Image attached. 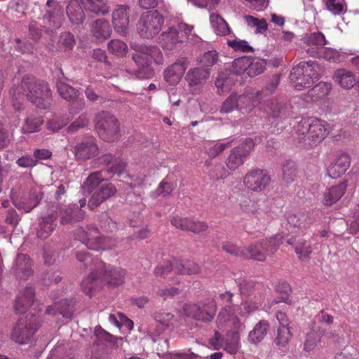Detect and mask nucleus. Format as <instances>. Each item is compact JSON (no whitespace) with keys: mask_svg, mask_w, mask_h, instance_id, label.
Returning <instances> with one entry per match:
<instances>
[{"mask_svg":"<svg viewBox=\"0 0 359 359\" xmlns=\"http://www.w3.org/2000/svg\"><path fill=\"white\" fill-rule=\"evenodd\" d=\"M299 134L306 135L313 147L322 142L329 133V125L324 121L313 118H303L297 126Z\"/></svg>","mask_w":359,"mask_h":359,"instance_id":"obj_6","label":"nucleus"},{"mask_svg":"<svg viewBox=\"0 0 359 359\" xmlns=\"http://www.w3.org/2000/svg\"><path fill=\"white\" fill-rule=\"evenodd\" d=\"M60 46L65 50H72L75 44V39L70 32L62 33L59 39Z\"/></svg>","mask_w":359,"mask_h":359,"instance_id":"obj_57","label":"nucleus"},{"mask_svg":"<svg viewBox=\"0 0 359 359\" xmlns=\"http://www.w3.org/2000/svg\"><path fill=\"white\" fill-rule=\"evenodd\" d=\"M238 203L244 212H252L256 210L255 201L245 194H241L238 196Z\"/></svg>","mask_w":359,"mask_h":359,"instance_id":"obj_52","label":"nucleus"},{"mask_svg":"<svg viewBox=\"0 0 359 359\" xmlns=\"http://www.w3.org/2000/svg\"><path fill=\"white\" fill-rule=\"evenodd\" d=\"M288 235L277 233L270 238L263 239L260 242H257L248 246V252L250 254V258L258 261L264 262L268 256L273 255L278 249Z\"/></svg>","mask_w":359,"mask_h":359,"instance_id":"obj_4","label":"nucleus"},{"mask_svg":"<svg viewBox=\"0 0 359 359\" xmlns=\"http://www.w3.org/2000/svg\"><path fill=\"white\" fill-rule=\"evenodd\" d=\"M82 7L87 11L96 15L109 13V7L102 1L99 3L95 0H80Z\"/></svg>","mask_w":359,"mask_h":359,"instance_id":"obj_37","label":"nucleus"},{"mask_svg":"<svg viewBox=\"0 0 359 359\" xmlns=\"http://www.w3.org/2000/svg\"><path fill=\"white\" fill-rule=\"evenodd\" d=\"M57 314L64 318H70L73 314V306L67 299H62L57 303Z\"/></svg>","mask_w":359,"mask_h":359,"instance_id":"obj_55","label":"nucleus"},{"mask_svg":"<svg viewBox=\"0 0 359 359\" xmlns=\"http://www.w3.org/2000/svg\"><path fill=\"white\" fill-rule=\"evenodd\" d=\"M11 198L13 205L18 209L24 210L29 212L39 204V198L37 196L29 195L27 198L22 196L20 190L12 189L11 192Z\"/></svg>","mask_w":359,"mask_h":359,"instance_id":"obj_17","label":"nucleus"},{"mask_svg":"<svg viewBox=\"0 0 359 359\" xmlns=\"http://www.w3.org/2000/svg\"><path fill=\"white\" fill-rule=\"evenodd\" d=\"M244 330L230 328L224 337V339H222L223 349L229 354H236L241 348L240 333Z\"/></svg>","mask_w":359,"mask_h":359,"instance_id":"obj_24","label":"nucleus"},{"mask_svg":"<svg viewBox=\"0 0 359 359\" xmlns=\"http://www.w3.org/2000/svg\"><path fill=\"white\" fill-rule=\"evenodd\" d=\"M264 67L265 65L264 61L261 60L252 62L250 58H248L247 74L249 77L257 76L264 72Z\"/></svg>","mask_w":359,"mask_h":359,"instance_id":"obj_53","label":"nucleus"},{"mask_svg":"<svg viewBox=\"0 0 359 359\" xmlns=\"http://www.w3.org/2000/svg\"><path fill=\"white\" fill-rule=\"evenodd\" d=\"M39 327L38 318L32 315L20 318L13 327L11 338L20 344H27Z\"/></svg>","mask_w":359,"mask_h":359,"instance_id":"obj_8","label":"nucleus"},{"mask_svg":"<svg viewBox=\"0 0 359 359\" xmlns=\"http://www.w3.org/2000/svg\"><path fill=\"white\" fill-rule=\"evenodd\" d=\"M269 327V323L267 320H262L259 321L253 330L249 332L248 340L252 344L260 342L266 336Z\"/></svg>","mask_w":359,"mask_h":359,"instance_id":"obj_32","label":"nucleus"},{"mask_svg":"<svg viewBox=\"0 0 359 359\" xmlns=\"http://www.w3.org/2000/svg\"><path fill=\"white\" fill-rule=\"evenodd\" d=\"M271 177L265 169L255 168L248 171L244 178L245 186L254 192L264 191L271 184Z\"/></svg>","mask_w":359,"mask_h":359,"instance_id":"obj_10","label":"nucleus"},{"mask_svg":"<svg viewBox=\"0 0 359 359\" xmlns=\"http://www.w3.org/2000/svg\"><path fill=\"white\" fill-rule=\"evenodd\" d=\"M44 121L41 116L29 114L24 121L22 126V132L26 133H34L41 131Z\"/></svg>","mask_w":359,"mask_h":359,"instance_id":"obj_29","label":"nucleus"},{"mask_svg":"<svg viewBox=\"0 0 359 359\" xmlns=\"http://www.w3.org/2000/svg\"><path fill=\"white\" fill-rule=\"evenodd\" d=\"M334 78L341 87L350 89L355 84V75L346 69H338L334 73Z\"/></svg>","mask_w":359,"mask_h":359,"instance_id":"obj_35","label":"nucleus"},{"mask_svg":"<svg viewBox=\"0 0 359 359\" xmlns=\"http://www.w3.org/2000/svg\"><path fill=\"white\" fill-rule=\"evenodd\" d=\"M351 165V157L346 153L338 154L327 169V175L337 179L344 175Z\"/></svg>","mask_w":359,"mask_h":359,"instance_id":"obj_15","label":"nucleus"},{"mask_svg":"<svg viewBox=\"0 0 359 359\" xmlns=\"http://www.w3.org/2000/svg\"><path fill=\"white\" fill-rule=\"evenodd\" d=\"M287 244L293 246L294 252L299 257H308L311 253V248L307 244L306 241L298 234L291 236L286 239Z\"/></svg>","mask_w":359,"mask_h":359,"instance_id":"obj_27","label":"nucleus"},{"mask_svg":"<svg viewBox=\"0 0 359 359\" xmlns=\"http://www.w3.org/2000/svg\"><path fill=\"white\" fill-rule=\"evenodd\" d=\"M210 72L207 69L196 67L189 70L186 79L190 86L201 85L209 77Z\"/></svg>","mask_w":359,"mask_h":359,"instance_id":"obj_30","label":"nucleus"},{"mask_svg":"<svg viewBox=\"0 0 359 359\" xmlns=\"http://www.w3.org/2000/svg\"><path fill=\"white\" fill-rule=\"evenodd\" d=\"M331 88V83L320 82L308 91V95L311 100H318L327 95Z\"/></svg>","mask_w":359,"mask_h":359,"instance_id":"obj_41","label":"nucleus"},{"mask_svg":"<svg viewBox=\"0 0 359 359\" xmlns=\"http://www.w3.org/2000/svg\"><path fill=\"white\" fill-rule=\"evenodd\" d=\"M283 180L286 184H291L297 178V169L292 161H286L283 165Z\"/></svg>","mask_w":359,"mask_h":359,"instance_id":"obj_42","label":"nucleus"},{"mask_svg":"<svg viewBox=\"0 0 359 359\" xmlns=\"http://www.w3.org/2000/svg\"><path fill=\"white\" fill-rule=\"evenodd\" d=\"M327 9L334 15H339L343 13L344 4L342 0H326Z\"/></svg>","mask_w":359,"mask_h":359,"instance_id":"obj_58","label":"nucleus"},{"mask_svg":"<svg viewBox=\"0 0 359 359\" xmlns=\"http://www.w3.org/2000/svg\"><path fill=\"white\" fill-rule=\"evenodd\" d=\"M291 337L292 334L289 327H279L274 342L277 346L283 347L288 344Z\"/></svg>","mask_w":359,"mask_h":359,"instance_id":"obj_49","label":"nucleus"},{"mask_svg":"<svg viewBox=\"0 0 359 359\" xmlns=\"http://www.w3.org/2000/svg\"><path fill=\"white\" fill-rule=\"evenodd\" d=\"M76 239L81 241L88 248L97 250L102 248L104 237L99 235L98 229L94 226H86V229L79 226L77 229Z\"/></svg>","mask_w":359,"mask_h":359,"instance_id":"obj_13","label":"nucleus"},{"mask_svg":"<svg viewBox=\"0 0 359 359\" xmlns=\"http://www.w3.org/2000/svg\"><path fill=\"white\" fill-rule=\"evenodd\" d=\"M93 35L97 39L103 40L110 36L111 29L106 20H97L91 26Z\"/></svg>","mask_w":359,"mask_h":359,"instance_id":"obj_31","label":"nucleus"},{"mask_svg":"<svg viewBox=\"0 0 359 359\" xmlns=\"http://www.w3.org/2000/svg\"><path fill=\"white\" fill-rule=\"evenodd\" d=\"M183 309L187 316L197 321L208 323L215 318L217 306L215 301L206 300L187 304Z\"/></svg>","mask_w":359,"mask_h":359,"instance_id":"obj_7","label":"nucleus"},{"mask_svg":"<svg viewBox=\"0 0 359 359\" xmlns=\"http://www.w3.org/2000/svg\"><path fill=\"white\" fill-rule=\"evenodd\" d=\"M323 334L324 332L320 328L318 330L313 329L308 332L304 343V350L306 352L312 351L320 341Z\"/></svg>","mask_w":359,"mask_h":359,"instance_id":"obj_40","label":"nucleus"},{"mask_svg":"<svg viewBox=\"0 0 359 359\" xmlns=\"http://www.w3.org/2000/svg\"><path fill=\"white\" fill-rule=\"evenodd\" d=\"M137 50L142 53L147 54L151 61L153 60L157 65H162L164 62L161 50L156 46L139 45Z\"/></svg>","mask_w":359,"mask_h":359,"instance_id":"obj_39","label":"nucleus"},{"mask_svg":"<svg viewBox=\"0 0 359 359\" xmlns=\"http://www.w3.org/2000/svg\"><path fill=\"white\" fill-rule=\"evenodd\" d=\"M262 92H247L242 95L238 94V111L243 114L249 113L259 104Z\"/></svg>","mask_w":359,"mask_h":359,"instance_id":"obj_19","label":"nucleus"},{"mask_svg":"<svg viewBox=\"0 0 359 359\" xmlns=\"http://www.w3.org/2000/svg\"><path fill=\"white\" fill-rule=\"evenodd\" d=\"M210 21L217 35L226 36L230 34L231 29L228 23L218 14L212 13L210 15Z\"/></svg>","mask_w":359,"mask_h":359,"instance_id":"obj_34","label":"nucleus"},{"mask_svg":"<svg viewBox=\"0 0 359 359\" xmlns=\"http://www.w3.org/2000/svg\"><path fill=\"white\" fill-rule=\"evenodd\" d=\"M13 269L18 278L24 280L28 279L33 273L29 256L27 254H18Z\"/></svg>","mask_w":359,"mask_h":359,"instance_id":"obj_21","label":"nucleus"},{"mask_svg":"<svg viewBox=\"0 0 359 359\" xmlns=\"http://www.w3.org/2000/svg\"><path fill=\"white\" fill-rule=\"evenodd\" d=\"M127 274L126 269L107 264L102 261L94 262L93 271L81 282L83 291L91 296L97 286L105 284L108 287H116L123 285Z\"/></svg>","mask_w":359,"mask_h":359,"instance_id":"obj_2","label":"nucleus"},{"mask_svg":"<svg viewBox=\"0 0 359 359\" xmlns=\"http://www.w3.org/2000/svg\"><path fill=\"white\" fill-rule=\"evenodd\" d=\"M107 48L110 53L118 56H123L128 50L126 43L119 39L111 40L108 43Z\"/></svg>","mask_w":359,"mask_h":359,"instance_id":"obj_45","label":"nucleus"},{"mask_svg":"<svg viewBox=\"0 0 359 359\" xmlns=\"http://www.w3.org/2000/svg\"><path fill=\"white\" fill-rule=\"evenodd\" d=\"M218 60V53L212 50L205 52L201 59V62L207 67L214 65Z\"/></svg>","mask_w":359,"mask_h":359,"instance_id":"obj_60","label":"nucleus"},{"mask_svg":"<svg viewBox=\"0 0 359 359\" xmlns=\"http://www.w3.org/2000/svg\"><path fill=\"white\" fill-rule=\"evenodd\" d=\"M104 179L102 171H96L91 173L83 183V189L90 194L97 190L103 184Z\"/></svg>","mask_w":359,"mask_h":359,"instance_id":"obj_38","label":"nucleus"},{"mask_svg":"<svg viewBox=\"0 0 359 359\" xmlns=\"http://www.w3.org/2000/svg\"><path fill=\"white\" fill-rule=\"evenodd\" d=\"M309 45L324 46L327 41L325 35L322 32H314L310 34L307 39Z\"/></svg>","mask_w":359,"mask_h":359,"instance_id":"obj_59","label":"nucleus"},{"mask_svg":"<svg viewBox=\"0 0 359 359\" xmlns=\"http://www.w3.org/2000/svg\"><path fill=\"white\" fill-rule=\"evenodd\" d=\"M215 323L217 328L222 330L228 327L237 330L245 329V325L241 322L238 316L235 315L233 308L229 305L220 309Z\"/></svg>","mask_w":359,"mask_h":359,"instance_id":"obj_12","label":"nucleus"},{"mask_svg":"<svg viewBox=\"0 0 359 359\" xmlns=\"http://www.w3.org/2000/svg\"><path fill=\"white\" fill-rule=\"evenodd\" d=\"M227 44L235 51H240L243 53L252 52L253 48L248 44L245 40L233 39L228 40Z\"/></svg>","mask_w":359,"mask_h":359,"instance_id":"obj_54","label":"nucleus"},{"mask_svg":"<svg viewBox=\"0 0 359 359\" xmlns=\"http://www.w3.org/2000/svg\"><path fill=\"white\" fill-rule=\"evenodd\" d=\"M83 7L76 1H72L67 6L66 12L69 21L74 25H81L85 19Z\"/></svg>","mask_w":359,"mask_h":359,"instance_id":"obj_28","label":"nucleus"},{"mask_svg":"<svg viewBox=\"0 0 359 359\" xmlns=\"http://www.w3.org/2000/svg\"><path fill=\"white\" fill-rule=\"evenodd\" d=\"M128 7L118 6L112 13V22L114 29L120 34H126L129 25Z\"/></svg>","mask_w":359,"mask_h":359,"instance_id":"obj_23","label":"nucleus"},{"mask_svg":"<svg viewBox=\"0 0 359 359\" xmlns=\"http://www.w3.org/2000/svg\"><path fill=\"white\" fill-rule=\"evenodd\" d=\"M11 93L13 100V107L16 111L22 108L20 100L25 97L39 109H46L50 105V91L48 84L45 82H37L34 76H24L20 85L12 89Z\"/></svg>","mask_w":359,"mask_h":359,"instance_id":"obj_1","label":"nucleus"},{"mask_svg":"<svg viewBox=\"0 0 359 359\" xmlns=\"http://www.w3.org/2000/svg\"><path fill=\"white\" fill-rule=\"evenodd\" d=\"M73 152L76 160L86 161L98 154V147L93 137H88L77 143Z\"/></svg>","mask_w":359,"mask_h":359,"instance_id":"obj_14","label":"nucleus"},{"mask_svg":"<svg viewBox=\"0 0 359 359\" xmlns=\"http://www.w3.org/2000/svg\"><path fill=\"white\" fill-rule=\"evenodd\" d=\"M237 285L241 294L250 295L255 290L256 283L250 279L240 278L237 280Z\"/></svg>","mask_w":359,"mask_h":359,"instance_id":"obj_51","label":"nucleus"},{"mask_svg":"<svg viewBox=\"0 0 359 359\" xmlns=\"http://www.w3.org/2000/svg\"><path fill=\"white\" fill-rule=\"evenodd\" d=\"M248 58V57H241L235 59L231 68V72L236 75L247 74Z\"/></svg>","mask_w":359,"mask_h":359,"instance_id":"obj_47","label":"nucleus"},{"mask_svg":"<svg viewBox=\"0 0 359 359\" xmlns=\"http://www.w3.org/2000/svg\"><path fill=\"white\" fill-rule=\"evenodd\" d=\"M175 268H173L172 264L170 262L168 261L163 264H159L154 269V274L156 276H163L165 277L168 276Z\"/></svg>","mask_w":359,"mask_h":359,"instance_id":"obj_61","label":"nucleus"},{"mask_svg":"<svg viewBox=\"0 0 359 359\" xmlns=\"http://www.w3.org/2000/svg\"><path fill=\"white\" fill-rule=\"evenodd\" d=\"M69 122L67 118L62 116L53 115L47 123V128L52 132H57Z\"/></svg>","mask_w":359,"mask_h":359,"instance_id":"obj_48","label":"nucleus"},{"mask_svg":"<svg viewBox=\"0 0 359 359\" xmlns=\"http://www.w3.org/2000/svg\"><path fill=\"white\" fill-rule=\"evenodd\" d=\"M175 270L181 275H192L200 272V266L191 260H180L176 262Z\"/></svg>","mask_w":359,"mask_h":359,"instance_id":"obj_36","label":"nucleus"},{"mask_svg":"<svg viewBox=\"0 0 359 359\" xmlns=\"http://www.w3.org/2000/svg\"><path fill=\"white\" fill-rule=\"evenodd\" d=\"M187 63L185 60H177L164 71V78L170 85L177 84L183 76Z\"/></svg>","mask_w":359,"mask_h":359,"instance_id":"obj_20","label":"nucleus"},{"mask_svg":"<svg viewBox=\"0 0 359 359\" xmlns=\"http://www.w3.org/2000/svg\"><path fill=\"white\" fill-rule=\"evenodd\" d=\"M319 65L316 61L300 62L293 67L290 79L297 90L309 88L319 79Z\"/></svg>","mask_w":359,"mask_h":359,"instance_id":"obj_3","label":"nucleus"},{"mask_svg":"<svg viewBox=\"0 0 359 359\" xmlns=\"http://www.w3.org/2000/svg\"><path fill=\"white\" fill-rule=\"evenodd\" d=\"M34 289L30 286H27L21 291L15 302L14 309L17 313H24L31 306L34 300Z\"/></svg>","mask_w":359,"mask_h":359,"instance_id":"obj_22","label":"nucleus"},{"mask_svg":"<svg viewBox=\"0 0 359 359\" xmlns=\"http://www.w3.org/2000/svg\"><path fill=\"white\" fill-rule=\"evenodd\" d=\"M139 45H135L133 48L135 50L132 58L137 67V73L142 78L149 76L151 74V60L147 54L142 53L137 50Z\"/></svg>","mask_w":359,"mask_h":359,"instance_id":"obj_26","label":"nucleus"},{"mask_svg":"<svg viewBox=\"0 0 359 359\" xmlns=\"http://www.w3.org/2000/svg\"><path fill=\"white\" fill-rule=\"evenodd\" d=\"M183 41L184 35L180 34L176 27H170L161 33L158 43L163 49L171 50Z\"/></svg>","mask_w":359,"mask_h":359,"instance_id":"obj_18","label":"nucleus"},{"mask_svg":"<svg viewBox=\"0 0 359 359\" xmlns=\"http://www.w3.org/2000/svg\"><path fill=\"white\" fill-rule=\"evenodd\" d=\"M164 21L163 15L158 11L144 12L137 25V33L142 39H151L158 34Z\"/></svg>","mask_w":359,"mask_h":359,"instance_id":"obj_5","label":"nucleus"},{"mask_svg":"<svg viewBox=\"0 0 359 359\" xmlns=\"http://www.w3.org/2000/svg\"><path fill=\"white\" fill-rule=\"evenodd\" d=\"M347 189V182L344 181L337 185L327 189L323 196L322 203L327 206H331L337 203L345 194Z\"/></svg>","mask_w":359,"mask_h":359,"instance_id":"obj_25","label":"nucleus"},{"mask_svg":"<svg viewBox=\"0 0 359 359\" xmlns=\"http://www.w3.org/2000/svg\"><path fill=\"white\" fill-rule=\"evenodd\" d=\"M76 257L79 262L84 264V269H86L87 266L90 264L92 271L94 269V262L100 261L99 259L93 260L88 252H78L76 254Z\"/></svg>","mask_w":359,"mask_h":359,"instance_id":"obj_62","label":"nucleus"},{"mask_svg":"<svg viewBox=\"0 0 359 359\" xmlns=\"http://www.w3.org/2000/svg\"><path fill=\"white\" fill-rule=\"evenodd\" d=\"M268 113L273 118H278L285 120L290 117V111L289 107L283 103L273 100L268 107Z\"/></svg>","mask_w":359,"mask_h":359,"instance_id":"obj_33","label":"nucleus"},{"mask_svg":"<svg viewBox=\"0 0 359 359\" xmlns=\"http://www.w3.org/2000/svg\"><path fill=\"white\" fill-rule=\"evenodd\" d=\"M60 95L67 101H72L78 97V90L63 82L57 84Z\"/></svg>","mask_w":359,"mask_h":359,"instance_id":"obj_43","label":"nucleus"},{"mask_svg":"<svg viewBox=\"0 0 359 359\" xmlns=\"http://www.w3.org/2000/svg\"><path fill=\"white\" fill-rule=\"evenodd\" d=\"M255 146L251 138H246L238 146L231 150L230 154L226 160V165L231 170H236L244 163V158L248 156Z\"/></svg>","mask_w":359,"mask_h":359,"instance_id":"obj_11","label":"nucleus"},{"mask_svg":"<svg viewBox=\"0 0 359 359\" xmlns=\"http://www.w3.org/2000/svg\"><path fill=\"white\" fill-rule=\"evenodd\" d=\"M230 147V142L227 143H215L205 147V153L210 158H215L219 155L225 149Z\"/></svg>","mask_w":359,"mask_h":359,"instance_id":"obj_56","label":"nucleus"},{"mask_svg":"<svg viewBox=\"0 0 359 359\" xmlns=\"http://www.w3.org/2000/svg\"><path fill=\"white\" fill-rule=\"evenodd\" d=\"M43 19L47 20L50 23V26L53 29L59 28L62 22L63 18L62 15H52L50 13L47 12L44 15Z\"/></svg>","mask_w":359,"mask_h":359,"instance_id":"obj_64","label":"nucleus"},{"mask_svg":"<svg viewBox=\"0 0 359 359\" xmlns=\"http://www.w3.org/2000/svg\"><path fill=\"white\" fill-rule=\"evenodd\" d=\"M222 249L226 252L236 257H241L244 254L240 248L230 242H224L222 243Z\"/></svg>","mask_w":359,"mask_h":359,"instance_id":"obj_63","label":"nucleus"},{"mask_svg":"<svg viewBox=\"0 0 359 359\" xmlns=\"http://www.w3.org/2000/svg\"><path fill=\"white\" fill-rule=\"evenodd\" d=\"M116 193V189L111 183L104 182L92 194L88 201V207L91 210L94 209Z\"/></svg>","mask_w":359,"mask_h":359,"instance_id":"obj_16","label":"nucleus"},{"mask_svg":"<svg viewBox=\"0 0 359 359\" xmlns=\"http://www.w3.org/2000/svg\"><path fill=\"white\" fill-rule=\"evenodd\" d=\"M90 120L87 114H82L68 126L67 132L69 133H75L79 129L88 126Z\"/></svg>","mask_w":359,"mask_h":359,"instance_id":"obj_50","label":"nucleus"},{"mask_svg":"<svg viewBox=\"0 0 359 359\" xmlns=\"http://www.w3.org/2000/svg\"><path fill=\"white\" fill-rule=\"evenodd\" d=\"M244 18L249 26L256 28L257 33H262L268 29V23L264 18L259 19L252 15H245Z\"/></svg>","mask_w":359,"mask_h":359,"instance_id":"obj_46","label":"nucleus"},{"mask_svg":"<svg viewBox=\"0 0 359 359\" xmlns=\"http://www.w3.org/2000/svg\"><path fill=\"white\" fill-rule=\"evenodd\" d=\"M234 110L238 111V94L231 93L222 104L220 107L221 114H229Z\"/></svg>","mask_w":359,"mask_h":359,"instance_id":"obj_44","label":"nucleus"},{"mask_svg":"<svg viewBox=\"0 0 359 359\" xmlns=\"http://www.w3.org/2000/svg\"><path fill=\"white\" fill-rule=\"evenodd\" d=\"M95 128L101 139L112 141L118 136L120 124L115 116L102 111L95 116Z\"/></svg>","mask_w":359,"mask_h":359,"instance_id":"obj_9","label":"nucleus"}]
</instances>
